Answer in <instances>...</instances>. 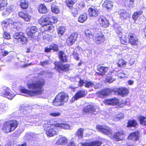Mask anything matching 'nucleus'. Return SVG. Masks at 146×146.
<instances>
[{"mask_svg": "<svg viewBox=\"0 0 146 146\" xmlns=\"http://www.w3.org/2000/svg\"><path fill=\"white\" fill-rule=\"evenodd\" d=\"M45 84L44 80L33 79L28 80L27 82L28 88H22L20 90V92L30 96H31L40 95L44 92L43 88Z\"/></svg>", "mask_w": 146, "mask_h": 146, "instance_id": "obj_1", "label": "nucleus"}, {"mask_svg": "<svg viewBox=\"0 0 146 146\" xmlns=\"http://www.w3.org/2000/svg\"><path fill=\"white\" fill-rule=\"evenodd\" d=\"M51 120H50L44 124V128L46 135L49 137H52L57 134L59 129H65L68 128V125L63 123H56L51 124Z\"/></svg>", "mask_w": 146, "mask_h": 146, "instance_id": "obj_2", "label": "nucleus"}, {"mask_svg": "<svg viewBox=\"0 0 146 146\" xmlns=\"http://www.w3.org/2000/svg\"><path fill=\"white\" fill-rule=\"evenodd\" d=\"M57 22V18L55 16H52L51 13H49L48 15H42L38 21V24L41 26L42 29L50 24L52 25Z\"/></svg>", "mask_w": 146, "mask_h": 146, "instance_id": "obj_3", "label": "nucleus"}, {"mask_svg": "<svg viewBox=\"0 0 146 146\" xmlns=\"http://www.w3.org/2000/svg\"><path fill=\"white\" fill-rule=\"evenodd\" d=\"M19 124L18 121L15 119L6 121L3 123L1 130L4 133H11L17 128Z\"/></svg>", "mask_w": 146, "mask_h": 146, "instance_id": "obj_4", "label": "nucleus"}, {"mask_svg": "<svg viewBox=\"0 0 146 146\" xmlns=\"http://www.w3.org/2000/svg\"><path fill=\"white\" fill-rule=\"evenodd\" d=\"M68 94L64 92L59 93L52 102V105L56 107L63 106L65 103L68 102L69 99Z\"/></svg>", "mask_w": 146, "mask_h": 146, "instance_id": "obj_5", "label": "nucleus"}, {"mask_svg": "<svg viewBox=\"0 0 146 146\" xmlns=\"http://www.w3.org/2000/svg\"><path fill=\"white\" fill-rule=\"evenodd\" d=\"M1 24L5 27L8 26L11 27V28L17 30L20 28L22 25L21 22H14L10 18L6 19L5 20L2 21Z\"/></svg>", "mask_w": 146, "mask_h": 146, "instance_id": "obj_6", "label": "nucleus"}, {"mask_svg": "<svg viewBox=\"0 0 146 146\" xmlns=\"http://www.w3.org/2000/svg\"><path fill=\"white\" fill-rule=\"evenodd\" d=\"M54 64V69L59 73H60L61 71L66 72L70 70V65L69 64H64L58 61H55Z\"/></svg>", "mask_w": 146, "mask_h": 146, "instance_id": "obj_7", "label": "nucleus"}, {"mask_svg": "<svg viewBox=\"0 0 146 146\" xmlns=\"http://www.w3.org/2000/svg\"><path fill=\"white\" fill-rule=\"evenodd\" d=\"M87 94V91L85 90L82 89L78 90L70 100V102L72 103L76 100L85 97Z\"/></svg>", "mask_w": 146, "mask_h": 146, "instance_id": "obj_8", "label": "nucleus"}, {"mask_svg": "<svg viewBox=\"0 0 146 146\" xmlns=\"http://www.w3.org/2000/svg\"><path fill=\"white\" fill-rule=\"evenodd\" d=\"M96 128L98 131L104 134L109 136L112 135V130L108 126L105 125H97Z\"/></svg>", "mask_w": 146, "mask_h": 146, "instance_id": "obj_9", "label": "nucleus"}, {"mask_svg": "<svg viewBox=\"0 0 146 146\" xmlns=\"http://www.w3.org/2000/svg\"><path fill=\"white\" fill-rule=\"evenodd\" d=\"M125 136V131L123 130H120L115 133L111 139L115 141H119L123 140Z\"/></svg>", "mask_w": 146, "mask_h": 146, "instance_id": "obj_10", "label": "nucleus"}, {"mask_svg": "<svg viewBox=\"0 0 146 146\" xmlns=\"http://www.w3.org/2000/svg\"><path fill=\"white\" fill-rule=\"evenodd\" d=\"M102 32L100 31L97 33L94 37L95 42L97 44H100L104 42L106 39V36Z\"/></svg>", "mask_w": 146, "mask_h": 146, "instance_id": "obj_11", "label": "nucleus"}, {"mask_svg": "<svg viewBox=\"0 0 146 146\" xmlns=\"http://www.w3.org/2000/svg\"><path fill=\"white\" fill-rule=\"evenodd\" d=\"M78 34L76 32H74L71 34L66 39V43L68 46H72L76 41Z\"/></svg>", "mask_w": 146, "mask_h": 146, "instance_id": "obj_12", "label": "nucleus"}, {"mask_svg": "<svg viewBox=\"0 0 146 146\" xmlns=\"http://www.w3.org/2000/svg\"><path fill=\"white\" fill-rule=\"evenodd\" d=\"M141 137L140 132L137 130L129 133L127 137V139L128 140L136 142L139 140Z\"/></svg>", "mask_w": 146, "mask_h": 146, "instance_id": "obj_13", "label": "nucleus"}, {"mask_svg": "<svg viewBox=\"0 0 146 146\" xmlns=\"http://www.w3.org/2000/svg\"><path fill=\"white\" fill-rule=\"evenodd\" d=\"M13 38L20 41L22 44L25 43L27 41V38L25 36L24 33L22 32L15 33L13 35Z\"/></svg>", "mask_w": 146, "mask_h": 146, "instance_id": "obj_14", "label": "nucleus"}, {"mask_svg": "<svg viewBox=\"0 0 146 146\" xmlns=\"http://www.w3.org/2000/svg\"><path fill=\"white\" fill-rule=\"evenodd\" d=\"M26 31L27 35L29 38H33L36 37L35 33L37 31V29L36 27L32 26L28 27Z\"/></svg>", "mask_w": 146, "mask_h": 146, "instance_id": "obj_15", "label": "nucleus"}, {"mask_svg": "<svg viewBox=\"0 0 146 146\" xmlns=\"http://www.w3.org/2000/svg\"><path fill=\"white\" fill-rule=\"evenodd\" d=\"M128 42L131 45L136 46L138 45V39L134 33H130L128 34Z\"/></svg>", "mask_w": 146, "mask_h": 146, "instance_id": "obj_16", "label": "nucleus"}, {"mask_svg": "<svg viewBox=\"0 0 146 146\" xmlns=\"http://www.w3.org/2000/svg\"><path fill=\"white\" fill-rule=\"evenodd\" d=\"M10 90L8 87H4L3 88V91L1 93V96L5 97H6L10 100H12L14 97L13 94L10 92Z\"/></svg>", "mask_w": 146, "mask_h": 146, "instance_id": "obj_17", "label": "nucleus"}, {"mask_svg": "<svg viewBox=\"0 0 146 146\" xmlns=\"http://www.w3.org/2000/svg\"><path fill=\"white\" fill-rule=\"evenodd\" d=\"M112 92V90L109 88H106L102 89L97 92L99 97L104 98L108 96Z\"/></svg>", "mask_w": 146, "mask_h": 146, "instance_id": "obj_18", "label": "nucleus"}, {"mask_svg": "<svg viewBox=\"0 0 146 146\" xmlns=\"http://www.w3.org/2000/svg\"><path fill=\"white\" fill-rule=\"evenodd\" d=\"M115 92L118 95L124 97L128 95L129 93V90L126 88L122 87L117 88Z\"/></svg>", "mask_w": 146, "mask_h": 146, "instance_id": "obj_19", "label": "nucleus"}, {"mask_svg": "<svg viewBox=\"0 0 146 146\" xmlns=\"http://www.w3.org/2000/svg\"><path fill=\"white\" fill-rule=\"evenodd\" d=\"M100 26L104 28H106L109 27L110 23L109 21L105 17H100L98 20Z\"/></svg>", "mask_w": 146, "mask_h": 146, "instance_id": "obj_20", "label": "nucleus"}, {"mask_svg": "<svg viewBox=\"0 0 146 146\" xmlns=\"http://www.w3.org/2000/svg\"><path fill=\"white\" fill-rule=\"evenodd\" d=\"M82 111L84 113L93 114L96 112V109L94 106L89 104L85 106Z\"/></svg>", "mask_w": 146, "mask_h": 146, "instance_id": "obj_21", "label": "nucleus"}, {"mask_svg": "<svg viewBox=\"0 0 146 146\" xmlns=\"http://www.w3.org/2000/svg\"><path fill=\"white\" fill-rule=\"evenodd\" d=\"M118 14L119 18L123 20H126L130 17L129 13L125 10L123 9H120L118 11Z\"/></svg>", "mask_w": 146, "mask_h": 146, "instance_id": "obj_22", "label": "nucleus"}, {"mask_svg": "<svg viewBox=\"0 0 146 146\" xmlns=\"http://www.w3.org/2000/svg\"><path fill=\"white\" fill-rule=\"evenodd\" d=\"M100 65H99L97 66V70L99 72H98L97 74L100 76H103L105 75L106 74L109 70V68L108 67L103 66H99Z\"/></svg>", "mask_w": 146, "mask_h": 146, "instance_id": "obj_23", "label": "nucleus"}, {"mask_svg": "<svg viewBox=\"0 0 146 146\" xmlns=\"http://www.w3.org/2000/svg\"><path fill=\"white\" fill-rule=\"evenodd\" d=\"M18 16L25 21L29 22L31 18V16L28 13L21 11L18 13Z\"/></svg>", "mask_w": 146, "mask_h": 146, "instance_id": "obj_24", "label": "nucleus"}, {"mask_svg": "<svg viewBox=\"0 0 146 146\" xmlns=\"http://www.w3.org/2000/svg\"><path fill=\"white\" fill-rule=\"evenodd\" d=\"M88 14L90 17H96L99 14L98 10L96 8L90 7L88 9Z\"/></svg>", "mask_w": 146, "mask_h": 146, "instance_id": "obj_25", "label": "nucleus"}, {"mask_svg": "<svg viewBox=\"0 0 146 146\" xmlns=\"http://www.w3.org/2000/svg\"><path fill=\"white\" fill-rule=\"evenodd\" d=\"M102 7L107 10L112 9L113 6L112 1L108 0H106L102 5Z\"/></svg>", "mask_w": 146, "mask_h": 146, "instance_id": "obj_26", "label": "nucleus"}, {"mask_svg": "<svg viewBox=\"0 0 146 146\" xmlns=\"http://www.w3.org/2000/svg\"><path fill=\"white\" fill-rule=\"evenodd\" d=\"M77 0H65V3L67 7L70 10L72 9L74 5L76 3Z\"/></svg>", "mask_w": 146, "mask_h": 146, "instance_id": "obj_27", "label": "nucleus"}, {"mask_svg": "<svg viewBox=\"0 0 146 146\" xmlns=\"http://www.w3.org/2000/svg\"><path fill=\"white\" fill-rule=\"evenodd\" d=\"M38 10L41 14H45L48 12V9L46 6L44 4H40L38 6Z\"/></svg>", "mask_w": 146, "mask_h": 146, "instance_id": "obj_28", "label": "nucleus"}, {"mask_svg": "<svg viewBox=\"0 0 146 146\" xmlns=\"http://www.w3.org/2000/svg\"><path fill=\"white\" fill-rule=\"evenodd\" d=\"M58 58L60 61L63 63H65L68 62V59L67 58L66 55L62 51H60L58 54Z\"/></svg>", "mask_w": 146, "mask_h": 146, "instance_id": "obj_29", "label": "nucleus"}, {"mask_svg": "<svg viewBox=\"0 0 146 146\" xmlns=\"http://www.w3.org/2000/svg\"><path fill=\"white\" fill-rule=\"evenodd\" d=\"M137 125V122L135 120H129L127 123L126 127L128 128L135 127Z\"/></svg>", "mask_w": 146, "mask_h": 146, "instance_id": "obj_30", "label": "nucleus"}, {"mask_svg": "<svg viewBox=\"0 0 146 146\" xmlns=\"http://www.w3.org/2000/svg\"><path fill=\"white\" fill-rule=\"evenodd\" d=\"M143 12L141 10L134 12L132 15V19L135 22L136 21L139 17L143 14Z\"/></svg>", "mask_w": 146, "mask_h": 146, "instance_id": "obj_31", "label": "nucleus"}, {"mask_svg": "<svg viewBox=\"0 0 146 146\" xmlns=\"http://www.w3.org/2000/svg\"><path fill=\"white\" fill-rule=\"evenodd\" d=\"M67 142L68 139L65 137L60 136L56 143L58 145H64L67 144Z\"/></svg>", "mask_w": 146, "mask_h": 146, "instance_id": "obj_32", "label": "nucleus"}, {"mask_svg": "<svg viewBox=\"0 0 146 146\" xmlns=\"http://www.w3.org/2000/svg\"><path fill=\"white\" fill-rule=\"evenodd\" d=\"M51 10L52 13L56 14L60 13V10L58 7L56 5V2H53L51 3Z\"/></svg>", "mask_w": 146, "mask_h": 146, "instance_id": "obj_33", "label": "nucleus"}, {"mask_svg": "<svg viewBox=\"0 0 146 146\" xmlns=\"http://www.w3.org/2000/svg\"><path fill=\"white\" fill-rule=\"evenodd\" d=\"M29 4L27 0H21L19 6L22 9H27L29 7Z\"/></svg>", "mask_w": 146, "mask_h": 146, "instance_id": "obj_34", "label": "nucleus"}, {"mask_svg": "<svg viewBox=\"0 0 146 146\" xmlns=\"http://www.w3.org/2000/svg\"><path fill=\"white\" fill-rule=\"evenodd\" d=\"M113 74L114 73L113 71H109L108 73V75L106 78V81L107 82L111 83L114 80L113 77Z\"/></svg>", "mask_w": 146, "mask_h": 146, "instance_id": "obj_35", "label": "nucleus"}, {"mask_svg": "<svg viewBox=\"0 0 146 146\" xmlns=\"http://www.w3.org/2000/svg\"><path fill=\"white\" fill-rule=\"evenodd\" d=\"M127 62L123 59H119L117 64V66L120 68H125L126 66Z\"/></svg>", "mask_w": 146, "mask_h": 146, "instance_id": "obj_36", "label": "nucleus"}, {"mask_svg": "<svg viewBox=\"0 0 146 146\" xmlns=\"http://www.w3.org/2000/svg\"><path fill=\"white\" fill-rule=\"evenodd\" d=\"M135 0H123V1L125 7H132V5L134 3Z\"/></svg>", "mask_w": 146, "mask_h": 146, "instance_id": "obj_37", "label": "nucleus"}, {"mask_svg": "<svg viewBox=\"0 0 146 146\" xmlns=\"http://www.w3.org/2000/svg\"><path fill=\"white\" fill-rule=\"evenodd\" d=\"M43 29H44V31L47 32L50 34L53 33L55 30L54 27L52 25L44 27Z\"/></svg>", "mask_w": 146, "mask_h": 146, "instance_id": "obj_38", "label": "nucleus"}, {"mask_svg": "<svg viewBox=\"0 0 146 146\" xmlns=\"http://www.w3.org/2000/svg\"><path fill=\"white\" fill-rule=\"evenodd\" d=\"M8 4L7 0H0V11L3 10Z\"/></svg>", "mask_w": 146, "mask_h": 146, "instance_id": "obj_39", "label": "nucleus"}, {"mask_svg": "<svg viewBox=\"0 0 146 146\" xmlns=\"http://www.w3.org/2000/svg\"><path fill=\"white\" fill-rule=\"evenodd\" d=\"M88 18L87 15L86 13H84L78 17V21L80 23H83L85 22Z\"/></svg>", "mask_w": 146, "mask_h": 146, "instance_id": "obj_40", "label": "nucleus"}, {"mask_svg": "<svg viewBox=\"0 0 146 146\" xmlns=\"http://www.w3.org/2000/svg\"><path fill=\"white\" fill-rule=\"evenodd\" d=\"M66 29L65 27L63 26H60L57 29V34L60 36H61L64 33Z\"/></svg>", "mask_w": 146, "mask_h": 146, "instance_id": "obj_41", "label": "nucleus"}, {"mask_svg": "<svg viewBox=\"0 0 146 146\" xmlns=\"http://www.w3.org/2000/svg\"><path fill=\"white\" fill-rule=\"evenodd\" d=\"M138 118L140 124L146 125V116L141 115L139 116Z\"/></svg>", "mask_w": 146, "mask_h": 146, "instance_id": "obj_42", "label": "nucleus"}, {"mask_svg": "<svg viewBox=\"0 0 146 146\" xmlns=\"http://www.w3.org/2000/svg\"><path fill=\"white\" fill-rule=\"evenodd\" d=\"M13 11L12 8L11 7H7L6 8L5 11H3L2 13V15L3 16H5L9 15L10 13Z\"/></svg>", "mask_w": 146, "mask_h": 146, "instance_id": "obj_43", "label": "nucleus"}, {"mask_svg": "<svg viewBox=\"0 0 146 146\" xmlns=\"http://www.w3.org/2000/svg\"><path fill=\"white\" fill-rule=\"evenodd\" d=\"M119 40L121 44L125 45H127L128 44V42L126 35H123L122 37L119 38Z\"/></svg>", "mask_w": 146, "mask_h": 146, "instance_id": "obj_44", "label": "nucleus"}, {"mask_svg": "<svg viewBox=\"0 0 146 146\" xmlns=\"http://www.w3.org/2000/svg\"><path fill=\"white\" fill-rule=\"evenodd\" d=\"M85 33L86 36L89 39L93 37V35L91 31L88 29H86L85 30Z\"/></svg>", "mask_w": 146, "mask_h": 146, "instance_id": "obj_45", "label": "nucleus"}, {"mask_svg": "<svg viewBox=\"0 0 146 146\" xmlns=\"http://www.w3.org/2000/svg\"><path fill=\"white\" fill-rule=\"evenodd\" d=\"M49 47L51 49V50H53L54 52H56L59 50L58 46L56 44L52 43L50 45Z\"/></svg>", "mask_w": 146, "mask_h": 146, "instance_id": "obj_46", "label": "nucleus"}, {"mask_svg": "<svg viewBox=\"0 0 146 146\" xmlns=\"http://www.w3.org/2000/svg\"><path fill=\"white\" fill-rule=\"evenodd\" d=\"M84 130V129L82 128L79 129L76 132V135L78 137H82Z\"/></svg>", "mask_w": 146, "mask_h": 146, "instance_id": "obj_47", "label": "nucleus"}, {"mask_svg": "<svg viewBox=\"0 0 146 146\" xmlns=\"http://www.w3.org/2000/svg\"><path fill=\"white\" fill-rule=\"evenodd\" d=\"M111 99V105L115 106L118 105L119 104V100L116 98H114Z\"/></svg>", "mask_w": 146, "mask_h": 146, "instance_id": "obj_48", "label": "nucleus"}, {"mask_svg": "<svg viewBox=\"0 0 146 146\" xmlns=\"http://www.w3.org/2000/svg\"><path fill=\"white\" fill-rule=\"evenodd\" d=\"M76 5L77 7L76 9H78V10H82L84 8L85 6L84 3L82 2L77 3Z\"/></svg>", "mask_w": 146, "mask_h": 146, "instance_id": "obj_49", "label": "nucleus"}, {"mask_svg": "<svg viewBox=\"0 0 146 146\" xmlns=\"http://www.w3.org/2000/svg\"><path fill=\"white\" fill-rule=\"evenodd\" d=\"M128 101L125 100H123L121 101L120 103H119L118 106L120 108H123L124 106L127 105Z\"/></svg>", "mask_w": 146, "mask_h": 146, "instance_id": "obj_50", "label": "nucleus"}, {"mask_svg": "<svg viewBox=\"0 0 146 146\" xmlns=\"http://www.w3.org/2000/svg\"><path fill=\"white\" fill-rule=\"evenodd\" d=\"M94 85V84L91 81H86L85 83V87L89 88L92 87Z\"/></svg>", "mask_w": 146, "mask_h": 146, "instance_id": "obj_51", "label": "nucleus"}, {"mask_svg": "<svg viewBox=\"0 0 146 146\" xmlns=\"http://www.w3.org/2000/svg\"><path fill=\"white\" fill-rule=\"evenodd\" d=\"M103 103L106 105H111V99H108L105 100Z\"/></svg>", "mask_w": 146, "mask_h": 146, "instance_id": "obj_52", "label": "nucleus"}, {"mask_svg": "<svg viewBox=\"0 0 146 146\" xmlns=\"http://www.w3.org/2000/svg\"><path fill=\"white\" fill-rule=\"evenodd\" d=\"M3 37L7 39H9L11 38V36L10 34L8 33L5 31L3 34Z\"/></svg>", "mask_w": 146, "mask_h": 146, "instance_id": "obj_53", "label": "nucleus"}, {"mask_svg": "<svg viewBox=\"0 0 146 146\" xmlns=\"http://www.w3.org/2000/svg\"><path fill=\"white\" fill-rule=\"evenodd\" d=\"M6 110L5 105L4 104H0V111L4 112Z\"/></svg>", "mask_w": 146, "mask_h": 146, "instance_id": "obj_54", "label": "nucleus"}, {"mask_svg": "<svg viewBox=\"0 0 146 146\" xmlns=\"http://www.w3.org/2000/svg\"><path fill=\"white\" fill-rule=\"evenodd\" d=\"M73 57L76 60H78L80 59L79 55L78 53L76 52H73L72 54Z\"/></svg>", "mask_w": 146, "mask_h": 146, "instance_id": "obj_55", "label": "nucleus"}, {"mask_svg": "<svg viewBox=\"0 0 146 146\" xmlns=\"http://www.w3.org/2000/svg\"><path fill=\"white\" fill-rule=\"evenodd\" d=\"M78 83V86L80 87H82L84 85V80H83L81 78H80Z\"/></svg>", "mask_w": 146, "mask_h": 146, "instance_id": "obj_56", "label": "nucleus"}, {"mask_svg": "<svg viewBox=\"0 0 146 146\" xmlns=\"http://www.w3.org/2000/svg\"><path fill=\"white\" fill-rule=\"evenodd\" d=\"M50 115L53 117H58L60 115V113L59 112L51 113H50Z\"/></svg>", "mask_w": 146, "mask_h": 146, "instance_id": "obj_57", "label": "nucleus"}, {"mask_svg": "<svg viewBox=\"0 0 146 146\" xmlns=\"http://www.w3.org/2000/svg\"><path fill=\"white\" fill-rule=\"evenodd\" d=\"M48 63V61L46 60L44 61L40 62V64L42 66H44L45 65L47 64Z\"/></svg>", "mask_w": 146, "mask_h": 146, "instance_id": "obj_58", "label": "nucleus"}, {"mask_svg": "<svg viewBox=\"0 0 146 146\" xmlns=\"http://www.w3.org/2000/svg\"><path fill=\"white\" fill-rule=\"evenodd\" d=\"M116 33L117 36H118L119 38H120L122 37L123 36L122 35V33L121 32L119 31V30H117L116 31Z\"/></svg>", "mask_w": 146, "mask_h": 146, "instance_id": "obj_59", "label": "nucleus"}, {"mask_svg": "<svg viewBox=\"0 0 146 146\" xmlns=\"http://www.w3.org/2000/svg\"><path fill=\"white\" fill-rule=\"evenodd\" d=\"M129 49V47L127 46V45H125L124 46H121L120 47V49L121 50H123L127 49Z\"/></svg>", "mask_w": 146, "mask_h": 146, "instance_id": "obj_60", "label": "nucleus"}, {"mask_svg": "<svg viewBox=\"0 0 146 146\" xmlns=\"http://www.w3.org/2000/svg\"><path fill=\"white\" fill-rule=\"evenodd\" d=\"M51 49L49 47V48L48 47H46L44 48V51L45 52H49L51 51Z\"/></svg>", "mask_w": 146, "mask_h": 146, "instance_id": "obj_61", "label": "nucleus"}, {"mask_svg": "<svg viewBox=\"0 0 146 146\" xmlns=\"http://www.w3.org/2000/svg\"><path fill=\"white\" fill-rule=\"evenodd\" d=\"M142 33V35L146 38V26L143 29Z\"/></svg>", "mask_w": 146, "mask_h": 146, "instance_id": "obj_62", "label": "nucleus"}, {"mask_svg": "<svg viewBox=\"0 0 146 146\" xmlns=\"http://www.w3.org/2000/svg\"><path fill=\"white\" fill-rule=\"evenodd\" d=\"M67 146H75V145L74 142L71 141L68 143Z\"/></svg>", "mask_w": 146, "mask_h": 146, "instance_id": "obj_63", "label": "nucleus"}, {"mask_svg": "<svg viewBox=\"0 0 146 146\" xmlns=\"http://www.w3.org/2000/svg\"><path fill=\"white\" fill-rule=\"evenodd\" d=\"M28 135L29 137H30V138L33 139L34 138V137L35 136V135L33 133H31L29 134Z\"/></svg>", "mask_w": 146, "mask_h": 146, "instance_id": "obj_64", "label": "nucleus"}]
</instances>
